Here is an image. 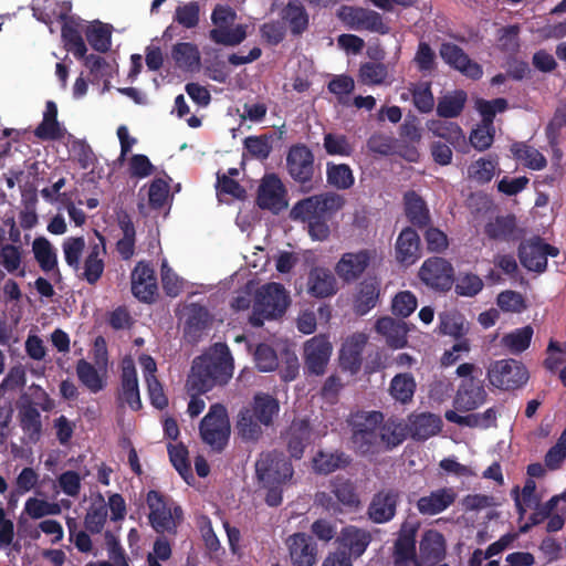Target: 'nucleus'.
I'll list each match as a JSON object with an SVG mask.
<instances>
[{
    "label": "nucleus",
    "instance_id": "obj_1",
    "mask_svg": "<svg viewBox=\"0 0 566 566\" xmlns=\"http://www.w3.org/2000/svg\"><path fill=\"white\" fill-rule=\"evenodd\" d=\"M233 358L226 344H217L212 353L193 359L186 389L207 394L218 386H224L233 374Z\"/></svg>",
    "mask_w": 566,
    "mask_h": 566
},
{
    "label": "nucleus",
    "instance_id": "obj_2",
    "mask_svg": "<svg viewBox=\"0 0 566 566\" xmlns=\"http://www.w3.org/2000/svg\"><path fill=\"white\" fill-rule=\"evenodd\" d=\"M345 205L342 195L327 191L297 201L291 209L293 220L306 222L308 233L314 240L324 241L329 237L328 221Z\"/></svg>",
    "mask_w": 566,
    "mask_h": 566
},
{
    "label": "nucleus",
    "instance_id": "obj_3",
    "mask_svg": "<svg viewBox=\"0 0 566 566\" xmlns=\"http://www.w3.org/2000/svg\"><path fill=\"white\" fill-rule=\"evenodd\" d=\"M290 303V295L283 284L270 282L262 285L255 293L251 325L261 327L265 319L282 317Z\"/></svg>",
    "mask_w": 566,
    "mask_h": 566
},
{
    "label": "nucleus",
    "instance_id": "obj_4",
    "mask_svg": "<svg viewBox=\"0 0 566 566\" xmlns=\"http://www.w3.org/2000/svg\"><path fill=\"white\" fill-rule=\"evenodd\" d=\"M148 522L158 534L176 535L184 521V511L170 496L150 490L146 496Z\"/></svg>",
    "mask_w": 566,
    "mask_h": 566
},
{
    "label": "nucleus",
    "instance_id": "obj_5",
    "mask_svg": "<svg viewBox=\"0 0 566 566\" xmlns=\"http://www.w3.org/2000/svg\"><path fill=\"white\" fill-rule=\"evenodd\" d=\"M237 18L235 10L229 4H216L210 15L213 28L209 31V39L224 46L241 44L247 38V25L234 24Z\"/></svg>",
    "mask_w": 566,
    "mask_h": 566
},
{
    "label": "nucleus",
    "instance_id": "obj_6",
    "mask_svg": "<svg viewBox=\"0 0 566 566\" xmlns=\"http://www.w3.org/2000/svg\"><path fill=\"white\" fill-rule=\"evenodd\" d=\"M382 420V412L369 411L352 422V442L357 453L368 455L381 451L378 426Z\"/></svg>",
    "mask_w": 566,
    "mask_h": 566
},
{
    "label": "nucleus",
    "instance_id": "obj_7",
    "mask_svg": "<svg viewBox=\"0 0 566 566\" xmlns=\"http://www.w3.org/2000/svg\"><path fill=\"white\" fill-rule=\"evenodd\" d=\"M199 432L202 441L213 451L222 452L224 450L230 437V421L223 405L210 406L208 413L200 422Z\"/></svg>",
    "mask_w": 566,
    "mask_h": 566
},
{
    "label": "nucleus",
    "instance_id": "obj_8",
    "mask_svg": "<svg viewBox=\"0 0 566 566\" xmlns=\"http://www.w3.org/2000/svg\"><path fill=\"white\" fill-rule=\"evenodd\" d=\"M293 474L291 460L281 451L261 452L255 462V475L261 485L285 484Z\"/></svg>",
    "mask_w": 566,
    "mask_h": 566
},
{
    "label": "nucleus",
    "instance_id": "obj_9",
    "mask_svg": "<svg viewBox=\"0 0 566 566\" xmlns=\"http://www.w3.org/2000/svg\"><path fill=\"white\" fill-rule=\"evenodd\" d=\"M490 385L501 390H515L523 387L530 374L523 363L513 358L494 360L486 373Z\"/></svg>",
    "mask_w": 566,
    "mask_h": 566
},
{
    "label": "nucleus",
    "instance_id": "obj_10",
    "mask_svg": "<svg viewBox=\"0 0 566 566\" xmlns=\"http://www.w3.org/2000/svg\"><path fill=\"white\" fill-rule=\"evenodd\" d=\"M314 161V154L305 144H294L289 148L286 155L287 172L305 191L313 189Z\"/></svg>",
    "mask_w": 566,
    "mask_h": 566
},
{
    "label": "nucleus",
    "instance_id": "obj_11",
    "mask_svg": "<svg viewBox=\"0 0 566 566\" xmlns=\"http://www.w3.org/2000/svg\"><path fill=\"white\" fill-rule=\"evenodd\" d=\"M419 528L420 522L416 517H408L401 523L392 551L396 566H407L410 563L418 564L416 537Z\"/></svg>",
    "mask_w": 566,
    "mask_h": 566
},
{
    "label": "nucleus",
    "instance_id": "obj_12",
    "mask_svg": "<svg viewBox=\"0 0 566 566\" xmlns=\"http://www.w3.org/2000/svg\"><path fill=\"white\" fill-rule=\"evenodd\" d=\"M401 492L395 488H382L375 492L367 505L366 515L375 524H386L397 514Z\"/></svg>",
    "mask_w": 566,
    "mask_h": 566
},
{
    "label": "nucleus",
    "instance_id": "obj_13",
    "mask_svg": "<svg viewBox=\"0 0 566 566\" xmlns=\"http://www.w3.org/2000/svg\"><path fill=\"white\" fill-rule=\"evenodd\" d=\"M559 255V249L544 242L539 237L522 242L518 247V258L524 268L528 271L543 273L547 269V258Z\"/></svg>",
    "mask_w": 566,
    "mask_h": 566
},
{
    "label": "nucleus",
    "instance_id": "obj_14",
    "mask_svg": "<svg viewBox=\"0 0 566 566\" xmlns=\"http://www.w3.org/2000/svg\"><path fill=\"white\" fill-rule=\"evenodd\" d=\"M420 280L429 287L437 291H449L454 282L452 264L443 258L431 256L427 259L420 270Z\"/></svg>",
    "mask_w": 566,
    "mask_h": 566
},
{
    "label": "nucleus",
    "instance_id": "obj_15",
    "mask_svg": "<svg viewBox=\"0 0 566 566\" xmlns=\"http://www.w3.org/2000/svg\"><path fill=\"white\" fill-rule=\"evenodd\" d=\"M439 54L448 66L467 78L479 81L483 76L482 65L473 61L458 44L452 42L441 43Z\"/></svg>",
    "mask_w": 566,
    "mask_h": 566
},
{
    "label": "nucleus",
    "instance_id": "obj_16",
    "mask_svg": "<svg viewBox=\"0 0 566 566\" xmlns=\"http://www.w3.org/2000/svg\"><path fill=\"white\" fill-rule=\"evenodd\" d=\"M333 346L326 335H316L304 344V368L306 374L322 376L332 355Z\"/></svg>",
    "mask_w": 566,
    "mask_h": 566
},
{
    "label": "nucleus",
    "instance_id": "obj_17",
    "mask_svg": "<svg viewBox=\"0 0 566 566\" xmlns=\"http://www.w3.org/2000/svg\"><path fill=\"white\" fill-rule=\"evenodd\" d=\"M339 18L352 30L369 31L379 34L389 32L388 25L382 21L380 13L359 7H343Z\"/></svg>",
    "mask_w": 566,
    "mask_h": 566
},
{
    "label": "nucleus",
    "instance_id": "obj_18",
    "mask_svg": "<svg viewBox=\"0 0 566 566\" xmlns=\"http://www.w3.org/2000/svg\"><path fill=\"white\" fill-rule=\"evenodd\" d=\"M376 258L375 249L344 253L335 265L336 274L347 283L357 281Z\"/></svg>",
    "mask_w": 566,
    "mask_h": 566
},
{
    "label": "nucleus",
    "instance_id": "obj_19",
    "mask_svg": "<svg viewBox=\"0 0 566 566\" xmlns=\"http://www.w3.org/2000/svg\"><path fill=\"white\" fill-rule=\"evenodd\" d=\"M486 398L484 380L481 378L462 379L453 398V407L461 412L472 411L482 406Z\"/></svg>",
    "mask_w": 566,
    "mask_h": 566
},
{
    "label": "nucleus",
    "instance_id": "obj_20",
    "mask_svg": "<svg viewBox=\"0 0 566 566\" xmlns=\"http://www.w3.org/2000/svg\"><path fill=\"white\" fill-rule=\"evenodd\" d=\"M96 241L88 243L87 255L84 259L83 272L80 277L88 284H96L105 270L106 239L98 231H95Z\"/></svg>",
    "mask_w": 566,
    "mask_h": 566
},
{
    "label": "nucleus",
    "instance_id": "obj_21",
    "mask_svg": "<svg viewBox=\"0 0 566 566\" xmlns=\"http://www.w3.org/2000/svg\"><path fill=\"white\" fill-rule=\"evenodd\" d=\"M132 293L144 303H151L157 295V277L154 269L146 262L139 261L130 274Z\"/></svg>",
    "mask_w": 566,
    "mask_h": 566
},
{
    "label": "nucleus",
    "instance_id": "obj_22",
    "mask_svg": "<svg viewBox=\"0 0 566 566\" xmlns=\"http://www.w3.org/2000/svg\"><path fill=\"white\" fill-rule=\"evenodd\" d=\"M293 566H314L317 562V545L306 533H294L286 539Z\"/></svg>",
    "mask_w": 566,
    "mask_h": 566
},
{
    "label": "nucleus",
    "instance_id": "obj_23",
    "mask_svg": "<svg viewBox=\"0 0 566 566\" xmlns=\"http://www.w3.org/2000/svg\"><path fill=\"white\" fill-rule=\"evenodd\" d=\"M313 429L308 419H294L283 438L291 458L300 460L312 441Z\"/></svg>",
    "mask_w": 566,
    "mask_h": 566
},
{
    "label": "nucleus",
    "instance_id": "obj_24",
    "mask_svg": "<svg viewBox=\"0 0 566 566\" xmlns=\"http://www.w3.org/2000/svg\"><path fill=\"white\" fill-rule=\"evenodd\" d=\"M284 195L285 190L281 180L275 175L268 176L259 187L256 205L261 209L279 212L287 205Z\"/></svg>",
    "mask_w": 566,
    "mask_h": 566
},
{
    "label": "nucleus",
    "instance_id": "obj_25",
    "mask_svg": "<svg viewBox=\"0 0 566 566\" xmlns=\"http://www.w3.org/2000/svg\"><path fill=\"white\" fill-rule=\"evenodd\" d=\"M458 493L453 488H440L428 495L420 496L416 507L421 515H438L449 509L457 500Z\"/></svg>",
    "mask_w": 566,
    "mask_h": 566
},
{
    "label": "nucleus",
    "instance_id": "obj_26",
    "mask_svg": "<svg viewBox=\"0 0 566 566\" xmlns=\"http://www.w3.org/2000/svg\"><path fill=\"white\" fill-rule=\"evenodd\" d=\"M336 542L352 560V557L358 558L366 552L371 542V534L367 530L348 525L342 528Z\"/></svg>",
    "mask_w": 566,
    "mask_h": 566
},
{
    "label": "nucleus",
    "instance_id": "obj_27",
    "mask_svg": "<svg viewBox=\"0 0 566 566\" xmlns=\"http://www.w3.org/2000/svg\"><path fill=\"white\" fill-rule=\"evenodd\" d=\"M328 486L335 501L339 503V507H342L343 511L353 512L360 507L361 501L357 485L352 479L344 475H336L329 480Z\"/></svg>",
    "mask_w": 566,
    "mask_h": 566
},
{
    "label": "nucleus",
    "instance_id": "obj_28",
    "mask_svg": "<svg viewBox=\"0 0 566 566\" xmlns=\"http://www.w3.org/2000/svg\"><path fill=\"white\" fill-rule=\"evenodd\" d=\"M396 260L405 265H411L421 256L420 237L418 232L411 228L406 227L399 233L396 244Z\"/></svg>",
    "mask_w": 566,
    "mask_h": 566
},
{
    "label": "nucleus",
    "instance_id": "obj_29",
    "mask_svg": "<svg viewBox=\"0 0 566 566\" xmlns=\"http://www.w3.org/2000/svg\"><path fill=\"white\" fill-rule=\"evenodd\" d=\"M484 233L491 240L505 242L517 241L523 235L514 214L497 216L490 220L484 227Z\"/></svg>",
    "mask_w": 566,
    "mask_h": 566
},
{
    "label": "nucleus",
    "instance_id": "obj_30",
    "mask_svg": "<svg viewBox=\"0 0 566 566\" xmlns=\"http://www.w3.org/2000/svg\"><path fill=\"white\" fill-rule=\"evenodd\" d=\"M367 343L365 334H354L343 344L339 352V365L350 374H357L363 363V352Z\"/></svg>",
    "mask_w": 566,
    "mask_h": 566
},
{
    "label": "nucleus",
    "instance_id": "obj_31",
    "mask_svg": "<svg viewBox=\"0 0 566 566\" xmlns=\"http://www.w3.org/2000/svg\"><path fill=\"white\" fill-rule=\"evenodd\" d=\"M120 398L133 410L142 408L137 373L132 359H124L122 364Z\"/></svg>",
    "mask_w": 566,
    "mask_h": 566
},
{
    "label": "nucleus",
    "instance_id": "obj_32",
    "mask_svg": "<svg viewBox=\"0 0 566 566\" xmlns=\"http://www.w3.org/2000/svg\"><path fill=\"white\" fill-rule=\"evenodd\" d=\"M280 18L294 36L302 35L308 29L310 15L300 0H289L280 11Z\"/></svg>",
    "mask_w": 566,
    "mask_h": 566
},
{
    "label": "nucleus",
    "instance_id": "obj_33",
    "mask_svg": "<svg viewBox=\"0 0 566 566\" xmlns=\"http://www.w3.org/2000/svg\"><path fill=\"white\" fill-rule=\"evenodd\" d=\"M307 292L317 298L333 296L337 292V282L328 269L313 268L307 277Z\"/></svg>",
    "mask_w": 566,
    "mask_h": 566
},
{
    "label": "nucleus",
    "instance_id": "obj_34",
    "mask_svg": "<svg viewBox=\"0 0 566 566\" xmlns=\"http://www.w3.org/2000/svg\"><path fill=\"white\" fill-rule=\"evenodd\" d=\"M353 459L342 450H318L312 459L313 470L321 475H328L337 470H344L350 465Z\"/></svg>",
    "mask_w": 566,
    "mask_h": 566
},
{
    "label": "nucleus",
    "instance_id": "obj_35",
    "mask_svg": "<svg viewBox=\"0 0 566 566\" xmlns=\"http://www.w3.org/2000/svg\"><path fill=\"white\" fill-rule=\"evenodd\" d=\"M403 210L406 218L413 227L424 229L430 226L431 217L427 202L415 190L403 195Z\"/></svg>",
    "mask_w": 566,
    "mask_h": 566
},
{
    "label": "nucleus",
    "instance_id": "obj_36",
    "mask_svg": "<svg viewBox=\"0 0 566 566\" xmlns=\"http://www.w3.org/2000/svg\"><path fill=\"white\" fill-rule=\"evenodd\" d=\"M242 410L254 416L264 427L273 424L274 417L280 411V403L276 398L270 394L258 392L254 395L250 407Z\"/></svg>",
    "mask_w": 566,
    "mask_h": 566
},
{
    "label": "nucleus",
    "instance_id": "obj_37",
    "mask_svg": "<svg viewBox=\"0 0 566 566\" xmlns=\"http://www.w3.org/2000/svg\"><path fill=\"white\" fill-rule=\"evenodd\" d=\"M375 329L386 338L389 347L402 348L407 345L408 328L405 322L384 316L376 321Z\"/></svg>",
    "mask_w": 566,
    "mask_h": 566
},
{
    "label": "nucleus",
    "instance_id": "obj_38",
    "mask_svg": "<svg viewBox=\"0 0 566 566\" xmlns=\"http://www.w3.org/2000/svg\"><path fill=\"white\" fill-rule=\"evenodd\" d=\"M442 421L440 417L422 412L409 417V429L411 437L418 441H424L441 431Z\"/></svg>",
    "mask_w": 566,
    "mask_h": 566
},
{
    "label": "nucleus",
    "instance_id": "obj_39",
    "mask_svg": "<svg viewBox=\"0 0 566 566\" xmlns=\"http://www.w3.org/2000/svg\"><path fill=\"white\" fill-rule=\"evenodd\" d=\"M118 227L123 232V238L116 242V251L125 261L132 259L135 253L136 230L130 216L127 212H120L117 218Z\"/></svg>",
    "mask_w": 566,
    "mask_h": 566
},
{
    "label": "nucleus",
    "instance_id": "obj_40",
    "mask_svg": "<svg viewBox=\"0 0 566 566\" xmlns=\"http://www.w3.org/2000/svg\"><path fill=\"white\" fill-rule=\"evenodd\" d=\"M419 549L426 560L439 562L446 556V539L436 530H428L423 533Z\"/></svg>",
    "mask_w": 566,
    "mask_h": 566
},
{
    "label": "nucleus",
    "instance_id": "obj_41",
    "mask_svg": "<svg viewBox=\"0 0 566 566\" xmlns=\"http://www.w3.org/2000/svg\"><path fill=\"white\" fill-rule=\"evenodd\" d=\"M510 150L514 159L521 161L528 169L541 170L547 165L545 156L525 142L513 143Z\"/></svg>",
    "mask_w": 566,
    "mask_h": 566
},
{
    "label": "nucleus",
    "instance_id": "obj_42",
    "mask_svg": "<svg viewBox=\"0 0 566 566\" xmlns=\"http://www.w3.org/2000/svg\"><path fill=\"white\" fill-rule=\"evenodd\" d=\"M416 389L417 382L410 373L397 374L390 380L389 394L401 405H407L412 401Z\"/></svg>",
    "mask_w": 566,
    "mask_h": 566
},
{
    "label": "nucleus",
    "instance_id": "obj_43",
    "mask_svg": "<svg viewBox=\"0 0 566 566\" xmlns=\"http://www.w3.org/2000/svg\"><path fill=\"white\" fill-rule=\"evenodd\" d=\"M209 321L210 314L205 306L197 303L190 304L185 323V336L191 340H197L208 327Z\"/></svg>",
    "mask_w": 566,
    "mask_h": 566
},
{
    "label": "nucleus",
    "instance_id": "obj_44",
    "mask_svg": "<svg viewBox=\"0 0 566 566\" xmlns=\"http://www.w3.org/2000/svg\"><path fill=\"white\" fill-rule=\"evenodd\" d=\"M32 251L34 259L43 272L49 273L55 270L60 273L57 269L56 251L46 238H35L32 243Z\"/></svg>",
    "mask_w": 566,
    "mask_h": 566
},
{
    "label": "nucleus",
    "instance_id": "obj_45",
    "mask_svg": "<svg viewBox=\"0 0 566 566\" xmlns=\"http://www.w3.org/2000/svg\"><path fill=\"white\" fill-rule=\"evenodd\" d=\"M429 129L434 136L446 139L455 149L460 150L467 146L463 130L457 123L448 120L432 122Z\"/></svg>",
    "mask_w": 566,
    "mask_h": 566
},
{
    "label": "nucleus",
    "instance_id": "obj_46",
    "mask_svg": "<svg viewBox=\"0 0 566 566\" xmlns=\"http://www.w3.org/2000/svg\"><path fill=\"white\" fill-rule=\"evenodd\" d=\"M20 426L23 432L33 442L41 436L42 423L41 415L32 402L24 403L19 410Z\"/></svg>",
    "mask_w": 566,
    "mask_h": 566
},
{
    "label": "nucleus",
    "instance_id": "obj_47",
    "mask_svg": "<svg viewBox=\"0 0 566 566\" xmlns=\"http://www.w3.org/2000/svg\"><path fill=\"white\" fill-rule=\"evenodd\" d=\"M326 181L338 190H347L355 184L352 168L347 164H326Z\"/></svg>",
    "mask_w": 566,
    "mask_h": 566
},
{
    "label": "nucleus",
    "instance_id": "obj_48",
    "mask_svg": "<svg viewBox=\"0 0 566 566\" xmlns=\"http://www.w3.org/2000/svg\"><path fill=\"white\" fill-rule=\"evenodd\" d=\"M378 432L381 450L386 451L401 444L406 438L402 424L394 419L382 421L378 426Z\"/></svg>",
    "mask_w": 566,
    "mask_h": 566
},
{
    "label": "nucleus",
    "instance_id": "obj_49",
    "mask_svg": "<svg viewBox=\"0 0 566 566\" xmlns=\"http://www.w3.org/2000/svg\"><path fill=\"white\" fill-rule=\"evenodd\" d=\"M76 375L83 386H85L92 394L102 391L106 381L97 369L85 359H80L76 364Z\"/></svg>",
    "mask_w": 566,
    "mask_h": 566
},
{
    "label": "nucleus",
    "instance_id": "obj_50",
    "mask_svg": "<svg viewBox=\"0 0 566 566\" xmlns=\"http://www.w3.org/2000/svg\"><path fill=\"white\" fill-rule=\"evenodd\" d=\"M379 289L377 283L364 281L360 283L358 294L354 302V310L357 315H366L377 304Z\"/></svg>",
    "mask_w": 566,
    "mask_h": 566
},
{
    "label": "nucleus",
    "instance_id": "obj_51",
    "mask_svg": "<svg viewBox=\"0 0 566 566\" xmlns=\"http://www.w3.org/2000/svg\"><path fill=\"white\" fill-rule=\"evenodd\" d=\"M248 350L252 353L255 367L261 373H270L277 368L279 358L275 349L265 344L260 343L254 348L252 345H248Z\"/></svg>",
    "mask_w": 566,
    "mask_h": 566
},
{
    "label": "nucleus",
    "instance_id": "obj_52",
    "mask_svg": "<svg viewBox=\"0 0 566 566\" xmlns=\"http://www.w3.org/2000/svg\"><path fill=\"white\" fill-rule=\"evenodd\" d=\"M171 56L176 64L185 70H193L200 64L199 50L190 42H180L174 45Z\"/></svg>",
    "mask_w": 566,
    "mask_h": 566
},
{
    "label": "nucleus",
    "instance_id": "obj_53",
    "mask_svg": "<svg viewBox=\"0 0 566 566\" xmlns=\"http://www.w3.org/2000/svg\"><path fill=\"white\" fill-rule=\"evenodd\" d=\"M468 332L464 317L458 312H443L439 314V333L457 339L462 338Z\"/></svg>",
    "mask_w": 566,
    "mask_h": 566
},
{
    "label": "nucleus",
    "instance_id": "obj_54",
    "mask_svg": "<svg viewBox=\"0 0 566 566\" xmlns=\"http://www.w3.org/2000/svg\"><path fill=\"white\" fill-rule=\"evenodd\" d=\"M533 334L531 325L516 328L503 336L502 345L512 354H521L530 347Z\"/></svg>",
    "mask_w": 566,
    "mask_h": 566
},
{
    "label": "nucleus",
    "instance_id": "obj_55",
    "mask_svg": "<svg viewBox=\"0 0 566 566\" xmlns=\"http://www.w3.org/2000/svg\"><path fill=\"white\" fill-rule=\"evenodd\" d=\"M85 36L90 45L97 52L105 53L112 44V32L107 24L99 21L85 30Z\"/></svg>",
    "mask_w": 566,
    "mask_h": 566
},
{
    "label": "nucleus",
    "instance_id": "obj_56",
    "mask_svg": "<svg viewBox=\"0 0 566 566\" xmlns=\"http://www.w3.org/2000/svg\"><path fill=\"white\" fill-rule=\"evenodd\" d=\"M61 35L67 51L72 52L77 59L85 56L87 49L74 22H65L62 25Z\"/></svg>",
    "mask_w": 566,
    "mask_h": 566
},
{
    "label": "nucleus",
    "instance_id": "obj_57",
    "mask_svg": "<svg viewBox=\"0 0 566 566\" xmlns=\"http://www.w3.org/2000/svg\"><path fill=\"white\" fill-rule=\"evenodd\" d=\"M172 21L185 29L197 28L200 22L199 2L189 1L177 6L172 15Z\"/></svg>",
    "mask_w": 566,
    "mask_h": 566
},
{
    "label": "nucleus",
    "instance_id": "obj_58",
    "mask_svg": "<svg viewBox=\"0 0 566 566\" xmlns=\"http://www.w3.org/2000/svg\"><path fill=\"white\" fill-rule=\"evenodd\" d=\"M263 423H261L250 412L241 410L238 416L237 429L240 437L245 441H258L262 434Z\"/></svg>",
    "mask_w": 566,
    "mask_h": 566
},
{
    "label": "nucleus",
    "instance_id": "obj_59",
    "mask_svg": "<svg viewBox=\"0 0 566 566\" xmlns=\"http://www.w3.org/2000/svg\"><path fill=\"white\" fill-rule=\"evenodd\" d=\"M412 62L421 74H431L437 69L436 52L429 43L420 41Z\"/></svg>",
    "mask_w": 566,
    "mask_h": 566
},
{
    "label": "nucleus",
    "instance_id": "obj_60",
    "mask_svg": "<svg viewBox=\"0 0 566 566\" xmlns=\"http://www.w3.org/2000/svg\"><path fill=\"white\" fill-rule=\"evenodd\" d=\"M64 260L66 264L74 271L81 269V256L85 249V240L83 237H70L62 244Z\"/></svg>",
    "mask_w": 566,
    "mask_h": 566
},
{
    "label": "nucleus",
    "instance_id": "obj_61",
    "mask_svg": "<svg viewBox=\"0 0 566 566\" xmlns=\"http://www.w3.org/2000/svg\"><path fill=\"white\" fill-rule=\"evenodd\" d=\"M325 151L331 156L348 157L354 153V146L346 135L327 133L323 143Z\"/></svg>",
    "mask_w": 566,
    "mask_h": 566
},
{
    "label": "nucleus",
    "instance_id": "obj_62",
    "mask_svg": "<svg viewBox=\"0 0 566 566\" xmlns=\"http://www.w3.org/2000/svg\"><path fill=\"white\" fill-rule=\"evenodd\" d=\"M496 165L493 160L479 158L468 167V177L476 184L485 185L494 177Z\"/></svg>",
    "mask_w": 566,
    "mask_h": 566
},
{
    "label": "nucleus",
    "instance_id": "obj_63",
    "mask_svg": "<svg viewBox=\"0 0 566 566\" xmlns=\"http://www.w3.org/2000/svg\"><path fill=\"white\" fill-rule=\"evenodd\" d=\"M467 96L464 92L457 95L444 96L439 99L437 105V114L443 118H453L461 114L464 108Z\"/></svg>",
    "mask_w": 566,
    "mask_h": 566
},
{
    "label": "nucleus",
    "instance_id": "obj_64",
    "mask_svg": "<svg viewBox=\"0 0 566 566\" xmlns=\"http://www.w3.org/2000/svg\"><path fill=\"white\" fill-rule=\"evenodd\" d=\"M417 306L416 295L410 291H401L392 298L391 312L398 317L406 318L416 311Z\"/></svg>",
    "mask_w": 566,
    "mask_h": 566
}]
</instances>
